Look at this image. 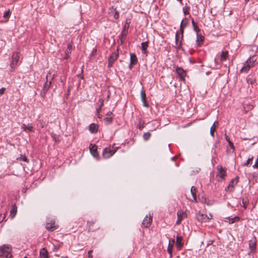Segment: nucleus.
<instances>
[{"mask_svg":"<svg viewBox=\"0 0 258 258\" xmlns=\"http://www.w3.org/2000/svg\"><path fill=\"white\" fill-rule=\"evenodd\" d=\"M77 76H78V77H79V78H81L82 79H84V77L82 74H79L77 75Z\"/></svg>","mask_w":258,"mask_h":258,"instance_id":"56","label":"nucleus"},{"mask_svg":"<svg viewBox=\"0 0 258 258\" xmlns=\"http://www.w3.org/2000/svg\"><path fill=\"white\" fill-rule=\"evenodd\" d=\"M39 124L41 128L44 127L46 125L45 121L43 119H40L39 120Z\"/></svg>","mask_w":258,"mask_h":258,"instance_id":"38","label":"nucleus"},{"mask_svg":"<svg viewBox=\"0 0 258 258\" xmlns=\"http://www.w3.org/2000/svg\"><path fill=\"white\" fill-rule=\"evenodd\" d=\"M197 219L198 221L202 223L208 222L211 218H209L206 215L199 213L197 215Z\"/></svg>","mask_w":258,"mask_h":258,"instance_id":"11","label":"nucleus"},{"mask_svg":"<svg viewBox=\"0 0 258 258\" xmlns=\"http://www.w3.org/2000/svg\"><path fill=\"white\" fill-rule=\"evenodd\" d=\"M17 212V207L16 205H13L10 211V217L11 219H13L16 216Z\"/></svg>","mask_w":258,"mask_h":258,"instance_id":"20","label":"nucleus"},{"mask_svg":"<svg viewBox=\"0 0 258 258\" xmlns=\"http://www.w3.org/2000/svg\"><path fill=\"white\" fill-rule=\"evenodd\" d=\"M102 109V107H101L100 106H99L98 108L96 110V113H99Z\"/></svg>","mask_w":258,"mask_h":258,"instance_id":"55","label":"nucleus"},{"mask_svg":"<svg viewBox=\"0 0 258 258\" xmlns=\"http://www.w3.org/2000/svg\"><path fill=\"white\" fill-rule=\"evenodd\" d=\"M21 128L23 130V131L26 132L27 131L31 132H34L33 127L31 124H28V125H26L25 124L23 123L22 125Z\"/></svg>","mask_w":258,"mask_h":258,"instance_id":"19","label":"nucleus"},{"mask_svg":"<svg viewBox=\"0 0 258 258\" xmlns=\"http://www.w3.org/2000/svg\"><path fill=\"white\" fill-rule=\"evenodd\" d=\"M238 181V177L237 176L235 178L231 180L227 187V189L230 191H233L234 189V187Z\"/></svg>","mask_w":258,"mask_h":258,"instance_id":"10","label":"nucleus"},{"mask_svg":"<svg viewBox=\"0 0 258 258\" xmlns=\"http://www.w3.org/2000/svg\"><path fill=\"white\" fill-rule=\"evenodd\" d=\"M106 117L104 119L105 122L107 124L111 123L112 121V113L111 111L108 112L106 114Z\"/></svg>","mask_w":258,"mask_h":258,"instance_id":"17","label":"nucleus"},{"mask_svg":"<svg viewBox=\"0 0 258 258\" xmlns=\"http://www.w3.org/2000/svg\"><path fill=\"white\" fill-rule=\"evenodd\" d=\"M6 89L5 88H2L0 89V95H2L4 94Z\"/></svg>","mask_w":258,"mask_h":258,"instance_id":"49","label":"nucleus"},{"mask_svg":"<svg viewBox=\"0 0 258 258\" xmlns=\"http://www.w3.org/2000/svg\"><path fill=\"white\" fill-rule=\"evenodd\" d=\"M83 68H82V70H81V73H83Z\"/></svg>","mask_w":258,"mask_h":258,"instance_id":"61","label":"nucleus"},{"mask_svg":"<svg viewBox=\"0 0 258 258\" xmlns=\"http://www.w3.org/2000/svg\"><path fill=\"white\" fill-rule=\"evenodd\" d=\"M109 14L114 17V19H117L119 18V13L115 8L112 7L109 9Z\"/></svg>","mask_w":258,"mask_h":258,"instance_id":"13","label":"nucleus"},{"mask_svg":"<svg viewBox=\"0 0 258 258\" xmlns=\"http://www.w3.org/2000/svg\"><path fill=\"white\" fill-rule=\"evenodd\" d=\"M174 243H175L174 240L171 239L169 240V242L168 243V247H167V251L169 253L170 257L172 256V249H173Z\"/></svg>","mask_w":258,"mask_h":258,"instance_id":"16","label":"nucleus"},{"mask_svg":"<svg viewBox=\"0 0 258 258\" xmlns=\"http://www.w3.org/2000/svg\"><path fill=\"white\" fill-rule=\"evenodd\" d=\"M118 56V49L112 53L111 55L108 58V67L109 68L111 67L112 64L114 63L115 60L117 58Z\"/></svg>","mask_w":258,"mask_h":258,"instance_id":"7","label":"nucleus"},{"mask_svg":"<svg viewBox=\"0 0 258 258\" xmlns=\"http://www.w3.org/2000/svg\"><path fill=\"white\" fill-rule=\"evenodd\" d=\"M189 10V7L185 6L183 8L182 10H183V13L185 15L189 14V12H188Z\"/></svg>","mask_w":258,"mask_h":258,"instance_id":"37","label":"nucleus"},{"mask_svg":"<svg viewBox=\"0 0 258 258\" xmlns=\"http://www.w3.org/2000/svg\"><path fill=\"white\" fill-rule=\"evenodd\" d=\"M152 218H153L152 214L151 215L150 214L149 216H146L144 218V219L142 222L143 226L145 228H148L149 227H150L152 224Z\"/></svg>","mask_w":258,"mask_h":258,"instance_id":"8","label":"nucleus"},{"mask_svg":"<svg viewBox=\"0 0 258 258\" xmlns=\"http://www.w3.org/2000/svg\"><path fill=\"white\" fill-rule=\"evenodd\" d=\"M191 23L194 31L196 32L197 33H199V31H200V29L199 28L197 23L194 21L193 19L192 20Z\"/></svg>","mask_w":258,"mask_h":258,"instance_id":"34","label":"nucleus"},{"mask_svg":"<svg viewBox=\"0 0 258 258\" xmlns=\"http://www.w3.org/2000/svg\"><path fill=\"white\" fill-rule=\"evenodd\" d=\"M40 258H49L48 253L45 248H42L40 251Z\"/></svg>","mask_w":258,"mask_h":258,"instance_id":"26","label":"nucleus"},{"mask_svg":"<svg viewBox=\"0 0 258 258\" xmlns=\"http://www.w3.org/2000/svg\"><path fill=\"white\" fill-rule=\"evenodd\" d=\"M177 216L178 219H180L182 220V219L186 217V214L182 210H179L177 212Z\"/></svg>","mask_w":258,"mask_h":258,"instance_id":"28","label":"nucleus"},{"mask_svg":"<svg viewBox=\"0 0 258 258\" xmlns=\"http://www.w3.org/2000/svg\"><path fill=\"white\" fill-rule=\"evenodd\" d=\"M151 136V135L150 133H145L143 135V139H144L145 141H147L150 139Z\"/></svg>","mask_w":258,"mask_h":258,"instance_id":"35","label":"nucleus"},{"mask_svg":"<svg viewBox=\"0 0 258 258\" xmlns=\"http://www.w3.org/2000/svg\"><path fill=\"white\" fill-rule=\"evenodd\" d=\"M127 30L122 29L120 36V40L121 43H122L123 41L125 40L126 36L127 34Z\"/></svg>","mask_w":258,"mask_h":258,"instance_id":"32","label":"nucleus"},{"mask_svg":"<svg viewBox=\"0 0 258 258\" xmlns=\"http://www.w3.org/2000/svg\"><path fill=\"white\" fill-rule=\"evenodd\" d=\"M176 72L182 80H184V78L186 76V73L182 68L177 67L176 69Z\"/></svg>","mask_w":258,"mask_h":258,"instance_id":"14","label":"nucleus"},{"mask_svg":"<svg viewBox=\"0 0 258 258\" xmlns=\"http://www.w3.org/2000/svg\"><path fill=\"white\" fill-rule=\"evenodd\" d=\"M138 127L140 130H142L144 127V121L142 120H140Z\"/></svg>","mask_w":258,"mask_h":258,"instance_id":"36","label":"nucleus"},{"mask_svg":"<svg viewBox=\"0 0 258 258\" xmlns=\"http://www.w3.org/2000/svg\"><path fill=\"white\" fill-rule=\"evenodd\" d=\"M118 147L112 146H109L105 148L102 152V156L104 158L108 159L111 157L118 150Z\"/></svg>","mask_w":258,"mask_h":258,"instance_id":"3","label":"nucleus"},{"mask_svg":"<svg viewBox=\"0 0 258 258\" xmlns=\"http://www.w3.org/2000/svg\"><path fill=\"white\" fill-rule=\"evenodd\" d=\"M98 125L95 123H91L89 125V131L91 133H96L98 132Z\"/></svg>","mask_w":258,"mask_h":258,"instance_id":"24","label":"nucleus"},{"mask_svg":"<svg viewBox=\"0 0 258 258\" xmlns=\"http://www.w3.org/2000/svg\"><path fill=\"white\" fill-rule=\"evenodd\" d=\"M253 167L254 168H258V156L255 161L254 164L253 165Z\"/></svg>","mask_w":258,"mask_h":258,"instance_id":"48","label":"nucleus"},{"mask_svg":"<svg viewBox=\"0 0 258 258\" xmlns=\"http://www.w3.org/2000/svg\"><path fill=\"white\" fill-rule=\"evenodd\" d=\"M20 58L19 53L18 52H14L12 56V60L10 64L11 68L13 70L16 67Z\"/></svg>","mask_w":258,"mask_h":258,"instance_id":"5","label":"nucleus"},{"mask_svg":"<svg viewBox=\"0 0 258 258\" xmlns=\"http://www.w3.org/2000/svg\"><path fill=\"white\" fill-rule=\"evenodd\" d=\"M218 121H215L213 123V124L212 125V126L210 128V135L214 137V132L216 131V126L218 125Z\"/></svg>","mask_w":258,"mask_h":258,"instance_id":"30","label":"nucleus"},{"mask_svg":"<svg viewBox=\"0 0 258 258\" xmlns=\"http://www.w3.org/2000/svg\"><path fill=\"white\" fill-rule=\"evenodd\" d=\"M256 61L255 57L252 56L249 57L244 63L243 67L240 70L241 73H246L249 69L253 67L254 65V62Z\"/></svg>","mask_w":258,"mask_h":258,"instance_id":"1","label":"nucleus"},{"mask_svg":"<svg viewBox=\"0 0 258 258\" xmlns=\"http://www.w3.org/2000/svg\"><path fill=\"white\" fill-rule=\"evenodd\" d=\"M53 78V75L50 72H49L46 76V82L43 86V93L41 94V95L43 97H44L49 89L50 85L51 84V81Z\"/></svg>","mask_w":258,"mask_h":258,"instance_id":"2","label":"nucleus"},{"mask_svg":"<svg viewBox=\"0 0 258 258\" xmlns=\"http://www.w3.org/2000/svg\"><path fill=\"white\" fill-rule=\"evenodd\" d=\"M94 223V222H93V221H88V222H87V225H88L89 227H90L91 226L93 225Z\"/></svg>","mask_w":258,"mask_h":258,"instance_id":"52","label":"nucleus"},{"mask_svg":"<svg viewBox=\"0 0 258 258\" xmlns=\"http://www.w3.org/2000/svg\"><path fill=\"white\" fill-rule=\"evenodd\" d=\"M93 252L92 250H90L88 251V256L89 258H92L93 256L92 255V252Z\"/></svg>","mask_w":258,"mask_h":258,"instance_id":"50","label":"nucleus"},{"mask_svg":"<svg viewBox=\"0 0 258 258\" xmlns=\"http://www.w3.org/2000/svg\"><path fill=\"white\" fill-rule=\"evenodd\" d=\"M181 221H182V220H181V219H178V218H177V221H176V225H179V224H180L181 223Z\"/></svg>","mask_w":258,"mask_h":258,"instance_id":"54","label":"nucleus"},{"mask_svg":"<svg viewBox=\"0 0 258 258\" xmlns=\"http://www.w3.org/2000/svg\"><path fill=\"white\" fill-rule=\"evenodd\" d=\"M6 215H3L2 214H0V222H2L4 219L5 218Z\"/></svg>","mask_w":258,"mask_h":258,"instance_id":"47","label":"nucleus"},{"mask_svg":"<svg viewBox=\"0 0 258 258\" xmlns=\"http://www.w3.org/2000/svg\"><path fill=\"white\" fill-rule=\"evenodd\" d=\"M181 42H180V43H179V46H178V48H179V46L181 45Z\"/></svg>","mask_w":258,"mask_h":258,"instance_id":"59","label":"nucleus"},{"mask_svg":"<svg viewBox=\"0 0 258 258\" xmlns=\"http://www.w3.org/2000/svg\"><path fill=\"white\" fill-rule=\"evenodd\" d=\"M45 228L48 231L52 232L56 230L58 228V225L56 224L55 221L51 220L46 223Z\"/></svg>","mask_w":258,"mask_h":258,"instance_id":"6","label":"nucleus"},{"mask_svg":"<svg viewBox=\"0 0 258 258\" xmlns=\"http://www.w3.org/2000/svg\"><path fill=\"white\" fill-rule=\"evenodd\" d=\"M256 239L254 237L249 241V246L251 251H253L256 248Z\"/></svg>","mask_w":258,"mask_h":258,"instance_id":"21","label":"nucleus"},{"mask_svg":"<svg viewBox=\"0 0 258 258\" xmlns=\"http://www.w3.org/2000/svg\"><path fill=\"white\" fill-rule=\"evenodd\" d=\"M217 169L218 170L217 176L220 177L222 179H224L226 175V169L221 165H218L217 166Z\"/></svg>","mask_w":258,"mask_h":258,"instance_id":"9","label":"nucleus"},{"mask_svg":"<svg viewBox=\"0 0 258 258\" xmlns=\"http://www.w3.org/2000/svg\"><path fill=\"white\" fill-rule=\"evenodd\" d=\"M204 39V36H203L202 35L199 34V33H197V45L198 46H200L201 44L202 43Z\"/></svg>","mask_w":258,"mask_h":258,"instance_id":"31","label":"nucleus"},{"mask_svg":"<svg viewBox=\"0 0 258 258\" xmlns=\"http://www.w3.org/2000/svg\"><path fill=\"white\" fill-rule=\"evenodd\" d=\"M148 45H149L148 41H146V42H144L142 43L141 50H142V52L143 54H146V55L147 54V53H148L147 48L148 47Z\"/></svg>","mask_w":258,"mask_h":258,"instance_id":"15","label":"nucleus"},{"mask_svg":"<svg viewBox=\"0 0 258 258\" xmlns=\"http://www.w3.org/2000/svg\"><path fill=\"white\" fill-rule=\"evenodd\" d=\"M24 258H28L27 256H25Z\"/></svg>","mask_w":258,"mask_h":258,"instance_id":"62","label":"nucleus"},{"mask_svg":"<svg viewBox=\"0 0 258 258\" xmlns=\"http://www.w3.org/2000/svg\"><path fill=\"white\" fill-rule=\"evenodd\" d=\"M141 96L142 100L146 99V94L145 92L143 90H142L141 91Z\"/></svg>","mask_w":258,"mask_h":258,"instance_id":"39","label":"nucleus"},{"mask_svg":"<svg viewBox=\"0 0 258 258\" xmlns=\"http://www.w3.org/2000/svg\"><path fill=\"white\" fill-rule=\"evenodd\" d=\"M181 5H183L182 1H179Z\"/></svg>","mask_w":258,"mask_h":258,"instance_id":"58","label":"nucleus"},{"mask_svg":"<svg viewBox=\"0 0 258 258\" xmlns=\"http://www.w3.org/2000/svg\"><path fill=\"white\" fill-rule=\"evenodd\" d=\"M196 192V188L195 186H192L190 189V192L192 197V199H191L190 201H194L195 202H197Z\"/></svg>","mask_w":258,"mask_h":258,"instance_id":"22","label":"nucleus"},{"mask_svg":"<svg viewBox=\"0 0 258 258\" xmlns=\"http://www.w3.org/2000/svg\"><path fill=\"white\" fill-rule=\"evenodd\" d=\"M89 149L91 154L94 157H98L99 154L97 152V146L96 145L90 144L89 146Z\"/></svg>","mask_w":258,"mask_h":258,"instance_id":"12","label":"nucleus"},{"mask_svg":"<svg viewBox=\"0 0 258 258\" xmlns=\"http://www.w3.org/2000/svg\"><path fill=\"white\" fill-rule=\"evenodd\" d=\"M72 44L69 43L67 46V49L66 51V54L64 56V59H67L70 57V54L71 53L72 49Z\"/></svg>","mask_w":258,"mask_h":258,"instance_id":"23","label":"nucleus"},{"mask_svg":"<svg viewBox=\"0 0 258 258\" xmlns=\"http://www.w3.org/2000/svg\"><path fill=\"white\" fill-rule=\"evenodd\" d=\"M182 237L179 235L176 236V247L180 249L183 245V243L182 242Z\"/></svg>","mask_w":258,"mask_h":258,"instance_id":"25","label":"nucleus"},{"mask_svg":"<svg viewBox=\"0 0 258 258\" xmlns=\"http://www.w3.org/2000/svg\"><path fill=\"white\" fill-rule=\"evenodd\" d=\"M252 160V158H248L246 162L244 163L245 166H248L250 163V162Z\"/></svg>","mask_w":258,"mask_h":258,"instance_id":"44","label":"nucleus"},{"mask_svg":"<svg viewBox=\"0 0 258 258\" xmlns=\"http://www.w3.org/2000/svg\"><path fill=\"white\" fill-rule=\"evenodd\" d=\"M137 62V58L136 57V55L134 53L131 54L130 56V66H132L136 64Z\"/></svg>","mask_w":258,"mask_h":258,"instance_id":"27","label":"nucleus"},{"mask_svg":"<svg viewBox=\"0 0 258 258\" xmlns=\"http://www.w3.org/2000/svg\"><path fill=\"white\" fill-rule=\"evenodd\" d=\"M185 23L184 22V20H182L181 21V23L180 24V33H181L182 35H183V31H184V27L185 26H186V23L187 22V20H185Z\"/></svg>","mask_w":258,"mask_h":258,"instance_id":"33","label":"nucleus"},{"mask_svg":"<svg viewBox=\"0 0 258 258\" xmlns=\"http://www.w3.org/2000/svg\"><path fill=\"white\" fill-rule=\"evenodd\" d=\"M226 219L228 220L227 221L229 224H233L236 222H238L240 220V218L238 216H235L233 218H230V217L226 218Z\"/></svg>","mask_w":258,"mask_h":258,"instance_id":"29","label":"nucleus"},{"mask_svg":"<svg viewBox=\"0 0 258 258\" xmlns=\"http://www.w3.org/2000/svg\"><path fill=\"white\" fill-rule=\"evenodd\" d=\"M11 247L8 245H3L0 246V256H6L7 258H11Z\"/></svg>","mask_w":258,"mask_h":258,"instance_id":"4","label":"nucleus"},{"mask_svg":"<svg viewBox=\"0 0 258 258\" xmlns=\"http://www.w3.org/2000/svg\"><path fill=\"white\" fill-rule=\"evenodd\" d=\"M109 96H110V95H109V94H108V95H107V98H109Z\"/></svg>","mask_w":258,"mask_h":258,"instance_id":"60","label":"nucleus"},{"mask_svg":"<svg viewBox=\"0 0 258 258\" xmlns=\"http://www.w3.org/2000/svg\"><path fill=\"white\" fill-rule=\"evenodd\" d=\"M229 56V52L227 50L222 51L220 55V61L221 62L226 61Z\"/></svg>","mask_w":258,"mask_h":258,"instance_id":"18","label":"nucleus"},{"mask_svg":"<svg viewBox=\"0 0 258 258\" xmlns=\"http://www.w3.org/2000/svg\"><path fill=\"white\" fill-rule=\"evenodd\" d=\"M130 22H128L127 20H126L125 23L124 25L123 29L128 30V29L130 26Z\"/></svg>","mask_w":258,"mask_h":258,"instance_id":"42","label":"nucleus"},{"mask_svg":"<svg viewBox=\"0 0 258 258\" xmlns=\"http://www.w3.org/2000/svg\"><path fill=\"white\" fill-rule=\"evenodd\" d=\"M20 160H23L27 163H28L29 162V160L28 159V158L26 157V156L25 155H22L20 156V157L19 158Z\"/></svg>","mask_w":258,"mask_h":258,"instance_id":"40","label":"nucleus"},{"mask_svg":"<svg viewBox=\"0 0 258 258\" xmlns=\"http://www.w3.org/2000/svg\"><path fill=\"white\" fill-rule=\"evenodd\" d=\"M99 102H100V106L101 107H103V105H104V104H103V102H104V100H103V99L102 98H100V99H99Z\"/></svg>","mask_w":258,"mask_h":258,"instance_id":"45","label":"nucleus"},{"mask_svg":"<svg viewBox=\"0 0 258 258\" xmlns=\"http://www.w3.org/2000/svg\"><path fill=\"white\" fill-rule=\"evenodd\" d=\"M248 203V202L247 200H245L244 199H242V204H243V207L246 209L247 207V205Z\"/></svg>","mask_w":258,"mask_h":258,"instance_id":"41","label":"nucleus"},{"mask_svg":"<svg viewBox=\"0 0 258 258\" xmlns=\"http://www.w3.org/2000/svg\"><path fill=\"white\" fill-rule=\"evenodd\" d=\"M142 102L143 103V104H144V106L148 107V104H147V103L146 102V99L142 100Z\"/></svg>","mask_w":258,"mask_h":258,"instance_id":"51","label":"nucleus"},{"mask_svg":"<svg viewBox=\"0 0 258 258\" xmlns=\"http://www.w3.org/2000/svg\"><path fill=\"white\" fill-rule=\"evenodd\" d=\"M227 140L228 141V142L229 143V146L231 147V148L233 149L234 148L233 144L230 141L228 140L227 139Z\"/></svg>","mask_w":258,"mask_h":258,"instance_id":"53","label":"nucleus"},{"mask_svg":"<svg viewBox=\"0 0 258 258\" xmlns=\"http://www.w3.org/2000/svg\"><path fill=\"white\" fill-rule=\"evenodd\" d=\"M178 34H179V33L178 32H177L176 34V36H175V41H176V44H178Z\"/></svg>","mask_w":258,"mask_h":258,"instance_id":"46","label":"nucleus"},{"mask_svg":"<svg viewBox=\"0 0 258 258\" xmlns=\"http://www.w3.org/2000/svg\"><path fill=\"white\" fill-rule=\"evenodd\" d=\"M96 115H97L98 118H101V115H100V113H96Z\"/></svg>","mask_w":258,"mask_h":258,"instance_id":"57","label":"nucleus"},{"mask_svg":"<svg viewBox=\"0 0 258 258\" xmlns=\"http://www.w3.org/2000/svg\"><path fill=\"white\" fill-rule=\"evenodd\" d=\"M10 10H8L5 12L3 17H4V18L8 19L10 17Z\"/></svg>","mask_w":258,"mask_h":258,"instance_id":"43","label":"nucleus"}]
</instances>
